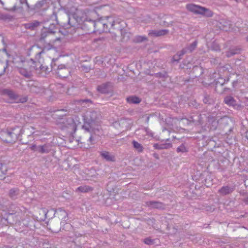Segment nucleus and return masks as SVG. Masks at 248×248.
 Segmentation results:
<instances>
[{
	"label": "nucleus",
	"mask_w": 248,
	"mask_h": 248,
	"mask_svg": "<svg viewBox=\"0 0 248 248\" xmlns=\"http://www.w3.org/2000/svg\"><path fill=\"white\" fill-rule=\"evenodd\" d=\"M39 25H40L39 22H38L37 21H35L31 24V25L30 26V28L33 29L34 28L38 27Z\"/></svg>",
	"instance_id": "6ab92c4d"
},
{
	"label": "nucleus",
	"mask_w": 248,
	"mask_h": 248,
	"mask_svg": "<svg viewBox=\"0 0 248 248\" xmlns=\"http://www.w3.org/2000/svg\"><path fill=\"white\" fill-rule=\"evenodd\" d=\"M145 40H146V38L145 37L141 36H138L137 37V42H141Z\"/></svg>",
	"instance_id": "5701e85b"
},
{
	"label": "nucleus",
	"mask_w": 248,
	"mask_h": 248,
	"mask_svg": "<svg viewBox=\"0 0 248 248\" xmlns=\"http://www.w3.org/2000/svg\"><path fill=\"white\" fill-rule=\"evenodd\" d=\"M3 98H7V102L9 103H24L27 101L26 97H22L16 94L13 92L9 90H4L2 91Z\"/></svg>",
	"instance_id": "7ed1b4c3"
},
{
	"label": "nucleus",
	"mask_w": 248,
	"mask_h": 248,
	"mask_svg": "<svg viewBox=\"0 0 248 248\" xmlns=\"http://www.w3.org/2000/svg\"><path fill=\"white\" fill-rule=\"evenodd\" d=\"M43 51H40V52H39L37 53V55L38 56V57H40L41 54L43 53Z\"/></svg>",
	"instance_id": "393cba45"
},
{
	"label": "nucleus",
	"mask_w": 248,
	"mask_h": 248,
	"mask_svg": "<svg viewBox=\"0 0 248 248\" xmlns=\"http://www.w3.org/2000/svg\"><path fill=\"white\" fill-rule=\"evenodd\" d=\"M115 22V18L112 16L101 17L94 22L95 31L99 33L107 32L111 29Z\"/></svg>",
	"instance_id": "f03ea898"
},
{
	"label": "nucleus",
	"mask_w": 248,
	"mask_h": 248,
	"mask_svg": "<svg viewBox=\"0 0 248 248\" xmlns=\"http://www.w3.org/2000/svg\"><path fill=\"white\" fill-rule=\"evenodd\" d=\"M1 140L6 142H12V133L10 132H4L1 135Z\"/></svg>",
	"instance_id": "423d86ee"
},
{
	"label": "nucleus",
	"mask_w": 248,
	"mask_h": 248,
	"mask_svg": "<svg viewBox=\"0 0 248 248\" xmlns=\"http://www.w3.org/2000/svg\"><path fill=\"white\" fill-rule=\"evenodd\" d=\"M247 40L248 41V37L247 38Z\"/></svg>",
	"instance_id": "c756f323"
},
{
	"label": "nucleus",
	"mask_w": 248,
	"mask_h": 248,
	"mask_svg": "<svg viewBox=\"0 0 248 248\" xmlns=\"http://www.w3.org/2000/svg\"><path fill=\"white\" fill-rule=\"evenodd\" d=\"M91 121H93V118H91Z\"/></svg>",
	"instance_id": "c85d7f7f"
},
{
	"label": "nucleus",
	"mask_w": 248,
	"mask_h": 248,
	"mask_svg": "<svg viewBox=\"0 0 248 248\" xmlns=\"http://www.w3.org/2000/svg\"><path fill=\"white\" fill-rule=\"evenodd\" d=\"M149 206L154 208H161L162 206V204L160 202H149Z\"/></svg>",
	"instance_id": "2eb2a0df"
},
{
	"label": "nucleus",
	"mask_w": 248,
	"mask_h": 248,
	"mask_svg": "<svg viewBox=\"0 0 248 248\" xmlns=\"http://www.w3.org/2000/svg\"><path fill=\"white\" fill-rule=\"evenodd\" d=\"M224 102L225 104L228 105L233 106L235 104V101L232 97L229 96L225 98Z\"/></svg>",
	"instance_id": "f8f14e48"
},
{
	"label": "nucleus",
	"mask_w": 248,
	"mask_h": 248,
	"mask_svg": "<svg viewBox=\"0 0 248 248\" xmlns=\"http://www.w3.org/2000/svg\"><path fill=\"white\" fill-rule=\"evenodd\" d=\"M13 62L18 72L25 77H31L33 69L37 70L39 68L43 70L45 68L41 64V62H36L32 60L26 61L18 56L14 58Z\"/></svg>",
	"instance_id": "f257e3e1"
},
{
	"label": "nucleus",
	"mask_w": 248,
	"mask_h": 248,
	"mask_svg": "<svg viewBox=\"0 0 248 248\" xmlns=\"http://www.w3.org/2000/svg\"><path fill=\"white\" fill-rule=\"evenodd\" d=\"M0 3L2 4L3 6H5V8L7 9H13V7L9 6V0H3V1H2L1 0H0Z\"/></svg>",
	"instance_id": "4468645a"
},
{
	"label": "nucleus",
	"mask_w": 248,
	"mask_h": 248,
	"mask_svg": "<svg viewBox=\"0 0 248 248\" xmlns=\"http://www.w3.org/2000/svg\"><path fill=\"white\" fill-rule=\"evenodd\" d=\"M92 115L93 116V115H95V113H94V112H92Z\"/></svg>",
	"instance_id": "bb28decb"
},
{
	"label": "nucleus",
	"mask_w": 248,
	"mask_h": 248,
	"mask_svg": "<svg viewBox=\"0 0 248 248\" xmlns=\"http://www.w3.org/2000/svg\"><path fill=\"white\" fill-rule=\"evenodd\" d=\"M101 155L108 161L114 160V156L111 155L108 152L104 151L102 152Z\"/></svg>",
	"instance_id": "9b49d317"
},
{
	"label": "nucleus",
	"mask_w": 248,
	"mask_h": 248,
	"mask_svg": "<svg viewBox=\"0 0 248 248\" xmlns=\"http://www.w3.org/2000/svg\"><path fill=\"white\" fill-rule=\"evenodd\" d=\"M104 87H105V85L103 86H100L98 87V90L100 91L101 93H105L106 92V90L104 89H103Z\"/></svg>",
	"instance_id": "4be33fe9"
},
{
	"label": "nucleus",
	"mask_w": 248,
	"mask_h": 248,
	"mask_svg": "<svg viewBox=\"0 0 248 248\" xmlns=\"http://www.w3.org/2000/svg\"><path fill=\"white\" fill-rule=\"evenodd\" d=\"M169 31L166 30H162L158 31H151L149 32V35L153 36H160L167 34Z\"/></svg>",
	"instance_id": "39448f33"
},
{
	"label": "nucleus",
	"mask_w": 248,
	"mask_h": 248,
	"mask_svg": "<svg viewBox=\"0 0 248 248\" xmlns=\"http://www.w3.org/2000/svg\"><path fill=\"white\" fill-rule=\"evenodd\" d=\"M92 190L93 188L88 186H80L77 189V191H79L81 192H88Z\"/></svg>",
	"instance_id": "1a4fd4ad"
},
{
	"label": "nucleus",
	"mask_w": 248,
	"mask_h": 248,
	"mask_svg": "<svg viewBox=\"0 0 248 248\" xmlns=\"http://www.w3.org/2000/svg\"><path fill=\"white\" fill-rule=\"evenodd\" d=\"M133 144L134 147L139 152H142L143 151L142 146L138 142L136 141H133Z\"/></svg>",
	"instance_id": "ddd939ff"
},
{
	"label": "nucleus",
	"mask_w": 248,
	"mask_h": 248,
	"mask_svg": "<svg viewBox=\"0 0 248 248\" xmlns=\"http://www.w3.org/2000/svg\"><path fill=\"white\" fill-rule=\"evenodd\" d=\"M233 190V188H231L229 186H223L219 190V192L222 195H226L231 193Z\"/></svg>",
	"instance_id": "0eeeda50"
},
{
	"label": "nucleus",
	"mask_w": 248,
	"mask_h": 248,
	"mask_svg": "<svg viewBox=\"0 0 248 248\" xmlns=\"http://www.w3.org/2000/svg\"><path fill=\"white\" fill-rule=\"evenodd\" d=\"M126 100L128 103L133 104H138L140 103L141 101V100L139 97L134 96L127 97Z\"/></svg>",
	"instance_id": "9d476101"
},
{
	"label": "nucleus",
	"mask_w": 248,
	"mask_h": 248,
	"mask_svg": "<svg viewBox=\"0 0 248 248\" xmlns=\"http://www.w3.org/2000/svg\"><path fill=\"white\" fill-rule=\"evenodd\" d=\"M186 8L193 13L203 15L207 16H211L213 15L212 12L209 9L196 5L188 4L186 5Z\"/></svg>",
	"instance_id": "20e7f679"
},
{
	"label": "nucleus",
	"mask_w": 248,
	"mask_h": 248,
	"mask_svg": "<svg viewBox=\"0 0 248 248\" xmlns=\"http://www.w3.org/2000/svg\"><path fill=\"white\" fill-rule=\"evenodd\" d=\"M38 151L41 153H47L48 152V149H46V146H41L38 148Z\"/></svg>",
	"instance_id": "f3484780"
},
{
	"label": "nucleus",
	"mask_w": 248,
	"mask_h": 248,
	"mask_svg": "<svg viewBox=\"0 0 248 248\" xmlns=\"http://www.w3.org/2000/svg\"><path fill=\"white\" fill-rule=\"evenodd\" d=\"M144 243L147 244H151L152 243V241L150 239L147 238L144 240Z\"/></svg>",
	"instance_id": "b1692460"
},
{
	"label": "nucleus",
	"mask_w": 248,
	"mask_h": 248,
	"mask_svg": "<svg viewBox=\"0 0 248 248\" xmlns=\"http://www.w3.org/2000/svg\"><path fill=\"white\" fill-rule=\"evenodd\" d=\"M35 47H36L35 46H33L31 47V49H33V48H35Z\"/></svg>",
	"instance_id": "cd10ccee"
},
{
	"label": "nucleus",
	"mask_w": 248,
	"mask_h": 248,
	"mask_svg": "<svg viewBox=\"0 0 248 248\" xmlns=\"http://www.w3.org/2000/svg\"><path fill=\"white\" fill-rule=\"evenodd\" d=\"M177 151L178 152H185L186 151V147L183 145H182L177 148Z\"/></svg>",
	"instance_id": "412c9836"
},
{
	"label": "nucleus",
	"mask_w": 248,
	"mask_h": 248,
	"mask_svg": "<svg viewBox=\"0 0 248 248\" xmlns=\"http://www.w3.org/2000/svg\"><path fill=\"white\" fill-rule=\"evenodd\" d=\"M197 45V42H194L188 47V49L190 50V51H192V50H193L195 48V47H196Z\"/></svg>",
	"instance_id": "aec40b11"
},
{
	"label": "nucleus",
	"mask_w": 248,
	"mask_h": 248,
	"mask_svg": "<svg viewBox=\"0 0 248 248\" xmlns=\"http://www.w3.org/2000/svg\"><path fill=\"white\" fill-rule=\"evenodd\" d=\"M245 202L248 203V197L246 199L244 200Z\"/></svg>",
	"instance_id": "a878e982"
},
{
	"label": "nucleus",
	"mask_w": 248,
	"mask_h": 248,
	"mask_svg": "<svg viewBox=\"0 0 248 248\" xmlns=\"http://www.w3.org/2000/svg\"><path fill=\"white\" fill-rule=\"evenodd\" d=\"M171 147L170 143L158 144L155 143L154 145V147L156 149H167Z\"/></svg>",
	"instance_id": "6e6552de"
},
{
	"label": "nucleus",
	"mask_w": 248,
	"mask_h": 248,
	"mask_svg": "<svg viewBox=\"0 0 248 248\" xmlns=\"http://www.w3.org/2000/svg\"><path fill=\"white\" fill-rule=\"evenodd\" d=\"M186 52V51L185 49H183L179 54H177L174 56L173 58V61H178L179 59H180L181 56L183 55Z\"/></svg>",
	"instance_id": "dca6fc26"
},
{
	"label": "nucleus",
	"mask_w": 248,
	"mask_h": 248,
	"mask_svg": "<svg viewBox=\"0 0 248 248\" xmlns=\"http://www.w3.org/2000/svg\"><path fill=\"white\" fill-rule=\"evenodd\" d=\"M53 33V32H51V31H47L46 32H43L41 34V38L42 39H44L45 38H46L47 36H49L51 35Z\"/></svg>",
	"instance_id": "a211bd4d"
}]
</instances>
